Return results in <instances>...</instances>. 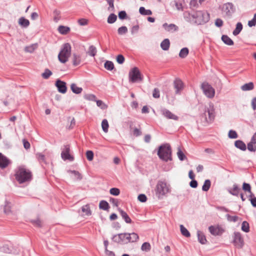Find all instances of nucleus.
Wrapping results in <instances>:
<instances>
[{"mask_svg":"<svg viewBox=\"0 0 256 256\" xmlns=\"http://www.w3.org/2000/svg\"><path fill=\"white\" fill-rule=\"evenodd\" d=\"M38 44H33L30 46H26L24 48V50L26 52L32 53L35 50H36L38 48Z\"/></svg>","mask_w":256,"mask_h":256,"instance_id":"25","label":"nucleus"},{"mask_svg":"<svg viewBox=\"0 0 256 256\" xmlns=\"http://www.w3.org/2000/svg\"><path fill=\"white\" fill-rule=\"evenodd\" d=\"M118 212L122 216V218L124 220L125 222L128 224L132 222V220L128 214L122 210L119 209Z\"/></svg>","mask_w":256,"mask_h":256,"instance_id":"22","label":"nucleus"},{"mask_svg":"<svg viewBox=\"0 0 256 256\" xmlns=\"http://www.w3.org/2000/svg\"><path fill=\"white\" fill-rule=\"evenodd\" d=\"M138 198L140 202H146L147 200V198L144 194H140L138 195Z\"/></svg>","mask_w":256,"mask_h":256,"instance_id":"60","label":"nucleus"},{"mask_svg":"<svg viewBox=\"0 0 256 256\" xmlns=\"http://www.w3.org/2000/svg\"><path fill=\"white\" fill-rule=\"evenodd\" d=\"M81 62L80 56L76 54H73L72 64L74 66H77L80 64Z\"/></svg>","mask_w":256,"mask_h":256,"instance_id":"33","label":"nucleus"},{"mask_svg":"<svg viewBox=\"0 0 256 256\" xmlns=\"http://www.w3.org/2000/svg\"><path fill=\"white\" fill-rule=\"evenodd\" d=\"M184 20L192 24H202L208 22L210 14L206 10L185 12L184 13Z\"/></svg>","mask_w":256,"mask_h":256,"instance_id":"1","label":"nucleus"},{"mask_svg":"<svg viewBox=\"0 0 256 256\" xmlns=\"http://www.w3.org/2000/svg\"><path fill=\"white\" fill-rule=\"evenodd\" d=\"M70 147L69 145L64 146V148L62 150L61 153L62 158L64 160H69L70 161H73L74 158L70 154Z\"/></svg>","mask_w":256,"mask_h":256,"instance_id":"10","label":"nucleus"},{"mask_svg":"<svg viewBox=\"0 0 256 256\" xmlns=\"http://www.w3.org/2000/svg\"><path fill=\"white\" fill-rule=\"evenodd\" d=\"M256 144V140L254 142L252 140V138H251V141L248 144V149L250 152H255L256 151V146L254 144Z\"/></svg>","mask_w":256,"mask_h":256,"instance_id":"31","label":"nucleus"},{"mask_svg":"<svg viewBox=\"0 0 256 256\" xmlns=\"http://www.w3.org/2000/svg\"><path fill=\"white\" fill-rule=\"evenodd\" d=\"M208 230L210 234L214 236H219L224 232V230L220 226H212L208 228Z\"/></svg>","mask_w":256,"mask_h":256,"instance_id":"17","label":"nucleus"},{"mask_svg":"<svg viewBox=\"0 0 256 256\" xmlns=\"http://www.w3.org/2000/svg\"><path fill=\"white\" fill-rule=\"evenodd\" d=\"M71 54V46L69 43L64 44L61 50L58 54V58L59 61L64 64L66 62Z\"/></svg>","mask_w":256,"mask_h":256,"instance_id":"5","label":"nucleus"},{"mask_svg":"<svg viewBox=\"0 0 256 256\" xmlns=\"http://www.w3.org/2000/svg\"><path fill=\"white\" fill-rule=\"evenodd\" d=\"M113 242L121 244H126L127 239L126 238V233H122L118 234H116L112 238Z\"/></svg>","mask_w":256,"mask_h":256,"instance_id":"11","label":"nucleus"},{"mask_svg":"<svg viewBox=\"0 0 256 256\" xmlns=\"http://www.w3.org/2000/svg\"><path fill=\"white\" fill-rule=\"evenodd\" d=\"M211 182L210 180H206L204 181V184L202 186V190L204 192H207L210 188Z\"/></svg>","mask_w":256,"mask_h":256,"instance_id":"41","label":"nucleus"},{"mask_svg":"<svg viewBox=\"0 0 256 256\" xmlns=\"http://www.w3.org/2000/svg\"><path fill=\"white\" fill-rule=\"evenodd\" d=\"M256 25V14H255L253 18L249 20L248 22V26L250 27H252L255 26Z\"/></svg>","mask_w":256,"mask_h":256,"instance_id":"57","label":"nucleus"},{"mask_svg":"<svg viewBox=\"0 0 256 256\" xmlns=\"http://www.w3.org/2000/svg\"><path fill=\"white\" fill-rule=\"evenodd\" d=\"M97 50L96 48L94 46H90L88 48V55L94 56L96 54Z\"/></svg>","mask_w":256,"mask_h":256,"instance_id":"42","label":"nucleus"},{"mask_svg":"<svg viewBox=\"0 0 256 256\" xmlns=\"http://www.w3.org/2000/svg\"><path fill=\"white\" fill-rule=\"evenodd\" d=\"M242 230L244 232H248L250 230V226L249 224L246 221H244L242 222Z\"/></svg>","mask_w":256,"mask_h":256,"instance_id":"47","label":"nucleus"},{"mask_svg":"<svg viewBox=\"0 0 256 256\" xmlns=\"http://www.w3.org/2000/svg\"><path fill=\"white\" fill-rule=\"evenodd\" d=\"M151 246L149 242H145L142 244L141 246V250L142 251L148 252L150 250Z\"/></svg>","mask_w":256,"mask_h":256,"instance_id":"45","label":"nucleus"},{"mask_svg":"<svg viewBox=\"0 0 256 256\" xmlns=\"http://www.w3.org/2000/svg\"><path fill=\"white\" fill-rule=\"evenodd\" d=\"M110 192L113 196H117L120 194V190L118 188H114L110 189Z\"/></svg>","mask_w":256,"mask_h":256,"instance_id":"51","label":"nucleus"},{"mask_svg":"<svg viewBox=\"0 0 256 256\" xmlns=\"http://www.w3.org/2000/svg\"><path fill=\"white\" fill-rule=\"evenodd\" d=\"M140 13L144 16H148L152 14V12L150 10H146L144 7L141 6L139 9Z\"/></svg>","mask_w":256,"mask_h":256,"instance_id":"37","label":"nucleus"},{"mask_svg":"<svg viewBox=\"0 0 256 256\" xmlns=\"http://www.w3.org/2000/svg\"><path fill=\"white\" fill-rule=\"evenodd\" d=\"M99 208L100 209L106 210L108 209L109 205L107 202L102 200L100 202Z\"/></svg>","mask_w":256,"mask_h":256,"instance_id":"38","label":"nucleus"},{"mask_svg":"<svg viewBox=\"0 0 256 256\" xmlns=\"http://www.w3.org/2000/svg\"><path fill=\"white\" fill-rule=\"evenodd\" d=\"M84 98L86 100L92 101L96 100V96L93 94H86L84 96Z\"/></svg>","mask_w":256,"mask_h":256,"instance_id":"50","label":"nucleus"},{"mask_svg":"<svg viewBox=\"0 0 256 256\" xmlns=\"http://www.w3.org/2000/svg\"><path fill=\"white\" fill-rule=\"evenodd\" d=\"M234 146L236 148L242 151H244L246 149V144L241 140H237L235 141Z\"/></svg>","mask_w":256,"mask_h":256,"instance_id":"21","label":"nucleus"},{"mask_svg":"<svg viewBox=\"0 0 256 256\" xmlns=\"http://www.w3.org/2000/svg\"><path fill=\"white\" fill-rule=\"evenodd\" d=\"M160 112L165 118L168 119H172L177 120L178 118L176 115L172 114L169 110L164 108L160 110Z\"/></svg>","mask_w":256,"mask_h":256,"instance_id":"14","label":"nucleus"},{"mask_svg":"<svg viewBox=\"0 0 256 256\" xmlns=\"http://www.w3.org/2000/svg\"><path fill=\"white\" fill-rule=\"evenodd\" d=\"M58 30L60 34H66L70 30V28L68 26H60L58 28Z\"/></svg>","mask_w":256,"mask_h":256,"instance_id":"35","label":"nucleus"},{"mask_svg":"<svg viewBox=\"0 0 256 256\" xmlns=\"http://www.w3.org/2000/svg\"><path fill=\"white\" fill-rule=\"evenodd\" d=\"M222 40L228 46H232L234 44L232 40L226 35H222Z\"/></svg>","mask_w":256,"mask_h":256,"instance_id":"29","label":"nucleus"},{"mask_svg":"<svg viewBox=\"0 0 256 256\" xmlns=\"http://www.w3.org/2000/svg\"><path fill=\"white\" fill-rule=\"evenodd\" d=\"M9 163L8 159L0 152V168H4L8 166Z\"/></svg>","mask_w":256,"mask_h":256,"instance_id":"19","label":"nucleus"},{"mask_svg":"<svg viewBox=\"0 0 256 256\" xmlns=\"http://www.w3.org/2000/svg\"><path fill=\"white\" fill-rule=\"evenodd\" d=\"M128 30L126 26H122L118 30V32L120 35H123L128 32Z\"/></svg>","mask_w":256,"mask_h":256,"instance_id":"46","label":"nucleus"},{"mask_svg":"<svg viewBox=\"0 0 256 256\" xmlns=\"http://www.w3.org/2000/svg\"><path fill=\"white\" fill-rule=\"evenodd\" d=\"M174 87L175 89V93L176 94H180L181 91L184 88V84L178 78L174 80L173 82Z\"/></svg>","mask_w":256,"mask_h":256,"instance_id":"12","label":"nucleus"},{"mask_svg":"<svg viewBox=\"0 0 256 256\" xmlns=\"http://www.w3.org/2000/svg\"><path fill=\"white\" fill-rule=\"evenodd\" d=\"M174 4H175V6L178 10H183V6H182V2H177V1H174Z\"/></svg>","mask_w":256,"mask_h":256,"instance_id":"63","label":"nucleus"},{"mask_svg":"<svg viewBox=\"0 0 256 256\" xmlns=\"http://www.w3.org/2000/svg\"><path fill=\"white\" fill-rule=\"evenodd\" d=\"M162 26L166 30L171 32H176L178 30V27L173 24H168L167 23H164L162 24Z\"/></svg>","mask_w":256,"mask_h":256,"instance_id":"18","label":"nucleus"},{"mask_svg":"<svg viewBox=\"0 0 256 256\" xmlns=\"http://www.w3.org/2000/svg\"><path fill=\"white\" fill-rule=\"evenodd\" d=\"M130 81L132 82H135L138 81H141L142 80V76L141 74L136 67L132 68L129 72Z\"/></svg>","mask_w":256,"mask_h":256,"instance_id":"6","label":"nucleus"},{"mask_svg":"<svg viewBox=\"0 0 256 256\" xmlns=\"http://www.w3.org/2000/svg\"><path fill=\"white\" fill-rule=\"evenodd\" d=\"M241 90L242 91H249L254 88V84L252 82H250L244 84L241 86Z\"/></svg>","mask_w":256,"mask_h":256,"instance_id":"23","label":"nucleus"},{"mask_svg":"<svg viewBox=\"0 0 256 256\" xmlns=\"http://www.w3.org/2000/svg\"><path fill=\"white\" fill-rule=\"evenodd\" d=\"M155 191L158 198L162 199L164 196L170 192V187L166 182L160 180L156 186Z\"/></svg>","mask_w":256,"mask_h":256,"instance_id":"4","label":"nucleus"},{"mask_svg":"<svg viewBox=\"0 0 256 256\" xmlns=\"http://www.w3.org/2000/svg\"><path fill=\"white\" fill-rule=\"evenodd\" d=\"M227 220L229 222H236L238 220V216H232L230 215L229 214H227L226 215Z\"/></svg>","mask_w":256,"mask_h":256,"instance_id":"52","label":"nucleus"},{"mask_svg":"<svg viewBox=\"0 0 256 256\" xmlns=\"http://www.w3.org/2000/svg\"><path fill=\"white\" fill-rule=\"evenodd\" d=\"M56 86L60 92L65 94L66 92L67 88L65 82L58 80L56 82Z\"/></svg>","mask_w":256,"mask_h":256,"instance_id":"15","label":"nucleus"},{"mask_svg":"<svg viewBox=\"0 0 256 256\" xmlns=\"http://www.w3.org/2000/svg\"><path fill=\"white\" fill-rule=\"evenodd\" d=\"M51 75H52V72L48 68L46 69L44 72L42 74V78L44 79L48 78Z\"/></svg>","mask_w":256,"mask_h":256,"instance_id":"48","label":"nucleus"},{"mask_svg":"<svg viewBox=\"0 0 256 256\" xmlns=\"http://www.w3.org/2000/svg\"><path fill=\"white\" fill-rule=\"evenodd\" d=\"M18 24L23 28H27L30 25V22L24 18L21 17L18 20Z\"/></svg>","mask_w":256,"mask_h":256,"instance_id":"27","label":"nucleus"},{"mask_svg":"<svg viewBox=\"0 0 256 256\" xmlns=\"http://www.w3.org/2000/svg\"><path fill=\"white\" fill-rule=\"evenodd\" d=\"M189 50L187 48H184L180 52L179 56L180 58H185L188 54Z\"/></svg>","mask_w":256,"mask_h":256,"instance_id":"34","label":"nucleus"},{"mask_svg":"<svg viewBox=\"0 0 256 256\" xmlns=\"http://www.w3.org/2000/svg\"><path fill=\"white\" fill-rule=\"evenodd\" d=\"M102 127L104 132H107L109 127L108 123L106 119L102 120Z\"/></svg>","mask_w":256,"mask_h":256,"instance_id":"44","label":"nucleus"},{"mask_svg":"<svg viewBox=\"0 0 256 256\" xmlns=\"http://www.w3.org/2000/svg\"><path fill=\"white\" fill-rule=\"evenodd\" d=\"M31 222L36 226H41V221L38 218L32 220Z\"/></svg>","mask_w":256,"mask_h":256,"instance_id":"62","label":"nucleus"},{"mask_svg":"<svg viewBox=\"0 0 256 256\" xmlns=\"http://www.w3.org/2000/svg\"><path fill=\"white\" fill-rule=\"evenodd\" d=\"M86 156L89 161H92L94 158V152L92 150H88L86 152Z\"/></svg>","mask_w":256,"mask_h":256,"instance_id":"56","label":"nucleus"},{"mask_svg":"<svg viewBox=\"0 0 256 256\" xmlns=\"http://www.w3.org/2000/svg\"><path fill=\"white\" fill-rule=\"evenodd\" d=\"M232 243L238 248H242L244 245V240L240 232H235L232 235Z\"/></svg>","mask_w":256,"mask_h":256,"instance_id":"9","label":"nucleus"},{"mask_svg":"<svg viewBox=\"0 0 256 256\" xmlns=\"http://www.w3.org/2000/svg\"><path fill=\"white\" fill-rule=\"evenodd\" d=\"M158 156L161 160L165 162L172 160V150L168 144H163L159 146Z\"/></svg>","mask_w":256,"mask_h":256,"instance_id":"3","label":"nucleus"},{"mask_svg":"<svg viewBox=\"0 0 256 256\" xmlns=\"http://www.w3.org/2000/svg\"><path fill=\"white\" fill-rule=\"evenodd\" d=\"M104 66V68L108 70H112L114 68V63L112 62L109 60H107L105 62Z\"/></svg>","mask_w":256,"mask_h":256,"instance_id":"39","label":"nucleus"},{"mask_svg":"<svg viewBox=\"0 0 256 256\" xmlns=\"http://www.w3.org/2000/svg\"><path fill=\"white\" fill-rule=\"evenodd\" d=\"M201 88L205 96L210 98L214 97L215 94L214 89L208 82H204L201 84Z\"/></svg>","mask_w":256,"mask_h":256,"instance_id":"7","label":"nucleus"},{"mask_svg":"<svg viewBox=\"0 0 256 256\" xmlns=\"http://www.w3.org/2000/svg\"><path fill=\"white\" fill-rule=\"evenodd\" d=\"M117 20L116 16L114 14H111L108 18L107 22L108 24H112L114 23Z\"/></svg>","mask_w":256,"mask_h":256,"instance_id":"43","label":"nucleus"},{"mask_svg":"<svg viewBox=\"0 0 256 256\" xmlns=\"http://www.w3.org/2000/svg\"><path fill=\"white\" fill-rule=\"evenodd\" d=\"M126 236L127 239L126 244L136 242L139 238L138 234L135 232L126 233Z\"/></svg>","mask_w":256,"mask_h":256,"instance_id":"16","label":"nucleus"},{"mask_svg":"<svg viewBox=\"0 0 256 256\" xmlns=\"http://www.w3.org/2000/svg\"><path fill=\"white\" fill-rule=\"evenodd\" d=\"M240 190V188L236 184L233 185L232 188L228 189V192L234 196H238Z\"/></svg>","mask_w":256,"mask_h":256,"instance_id":"20","label":"nucleus"},{"mask_svg":"<svg viewBox=\"0 0 256 256\" xmlns=\"http://www.w3.org/2000/svg\"><path fill=\"white\" fill-rule=\"evenodd\" d=\"M177 154H178V158L180 160H184L186 158V156L180 150V148H178V149Z\"/></svg>","mask_w":256,"mask_h":256,"instance_id":"54","label":"nucleus"},{"mask_svg":"<svg viewBox=\"0 0 256 256\" xmlns=\"http://www.w3.org/2000/svg\"><path fill=\"white\" fill-rule=\"evenodd\" d=\"M170 46V40L168 38H166L163 40L160 44L161 48L164 50H167L169 49Z\"/></svg>","mask_w":256,"mask_h":256,"instance_id":"28","label":"nucleus"},{"mask_svg":"<svg viewBox=\"0 0 256 256\" xmlns=\"http://www.w3.org/2000/svg\"><path fill=\"white\" fill-rule=\"evenodd\" d=\"M96 105L98 106L102 110H104L106 108V106L104 102L101 100H96Z\"/></svg>","mask_w":256,"mask_h":256,"instance_id":"55","label":"nucleus"},{"mask_svg":"<svg viewBox=\"0 0 256 256\" xmlns=\"http://www.w3.org/2000/svg\"><path fill=\"white\" fill-rule=\"evenodd\" d=\"M152 96L154 98H160V90H158V88H155L153 92H152Z\"/></svg>","mask_w":256,"mask_h":256,"instance_id":"61","label":"nucleus"},{"mask_svg":"<svg viewBox=\"0 0 256 256\" xmlns=\"http://www.w3.org/2000/svg\"><path fill=\"white\" fill-rule=\"evenodd\" d=\"M16 178L20 184L29 182L32 178L30 172L23 166H20L16 171Z\"/></svg>","mask_w":256,"mask_h":256,"instance_id":"2","label":"nucleus"},{"mask_svg":"<svg viewBox=\"0 0 256 256\" xmlns=\"http://www.w3.org/2000/svg\"><path fill=\"white\" fill-rule=\"evenodd\" d=\"M118 16L120 19L124 20L126 18L127 14L125 11L122 10L118 12Z\"/></svg>","mask_w":256,"mask_h":256,"instance_id":"59","label":"nucleus"},{"mask_svg":"<svg viewBox=\"0 0 256 256\" xmlns=\"http://www.w3.org/2000/svg\"><path fill=\"white\" fill-rule=\"evenodd\" d=\"M242 189L246 192L251 193V186L249 184L244 182L242 184Z\"/></svg>","mask_w":256,"mask_h":256,"instance_id":"53","label":"nucleus"},{"mask_svg":"<svg viewBox=\"0 0 256 256\" xmlns=\"http://www.w3.org/2000/svg\"><path fill=\"white\" fill-rule=\"evenodd\" d=\"M70 89L74 93L76 94H80L82 91V88L78 87L75 84H71Z\"/></svg>","mask_w":256,"mask_h":256,"instance_id":"30","label":"nucleus"},{"mask_svg":"<svg viewBox=\"0 0 256 256\" xmlns=\"http://www.w3.org/2000/svg\"><path fill=\"white\" fill-rule=\"evenodd\" d=\"M116 62L119 64H122L124 62V57L122 54H118L116 56Z\"/></svg>","mask_w":256,"mask_h":256,"instance_id":"58","label":"nucleus"},{"mask_svg":"<svg viewBox=\"0 0 256 256\" xmlns=\"http://www.w3.org/2000/svg\"><path fill=\"white\" fill-rule=\"evenodd\" d=\"M251 106L253 110H256V97H254L252 98Z\"/></svg>","mask_w":256,"mask_h":256,"instance_id":"64","label":"nucleus"},{"mask_svg":"<svg viewBox=\"0 0 256 256\" xmlns=\"http://www.w3.org/2000/svg\"><path fill=\"white\" fill-rule=\"evenodd\" d=\"M197 236L198 238V240L200 244H204L206 243V236L201 231H197Z\"/></svg>","mask_w":256,"mask_h":256,"instance_id":"24","label":"nucleus"},{"mask_svg":"<svg viewBox=\"0 0 256 256\" xmlns=\"http://www.w3.org/2000/svg\"><path fill=\"white\" fill-rule=\"evenodd\" d=\"M68 172L72 175V178L74 180H80L82 178L81 174L76 170H68Z\"/></svg>","mask_w":256,"mask_h":256,"instance_id":"26","label":"nucleus"},{"mask_svg":"<svg viewBox=\"0 0 256 256\" xmlns=\"http://www.w3.org/2000/svg\"><path fill=\"white\" fill-rule=\"evenodd\" d=\"M222 10L224 16L230 18L235 11L234 4L231 2L224 4L222 7Z\"/></svg>","mask_w":256,"mask_h":256,"instance_id":"8","label":"nucleus"},{"mask_svg":"<svg viewBox=\"0 0 256 256\" xmlns=\"http://www.w3.org/2000/svg\"><path fill=\"white\" fill-rule=\"evenodd\" d=\"M228 136L230 138H236L238 137V134L235 130H230L228 132Z\"/></svg>","mask_w":256,"mask_h":256,"instance_id":"49","label":"nucleus"},{"mask_svg":"<svg viewBox=\"0 0 256 256\" xmlns=\"http://www.w3.org/2000/svg\"><path fill=\"white\" fill-rule=\"evenodd\" d=\"M206 114L208 116V120L212 121L214 118V104L210 102L208 106L205 109L204 114L206 116Z\"/></svg>","mask_w":256,"mask_h":256,"instance_id":"13","label":"nucleus"},{"mask_svg":"<svg viewBox=\"0 0 256 256\" xmlns=\"http://www.w3.org/2000/svg\"><path fill=\"white\" fill-rule=\"evenodd\" d=\"M242 29V24L241 22H238L236 24V28L232 32V34L234 36L238 35Z\"/></svg>","mask_w":256,"mask_h":256,"instance_id":"32","label":"nucleus"},{"mask_svg":"<svg viewBox=\"0 0 256 256\" xmlns=\"http://www.w3.org/2000/svg\"><path fill=\"white\" fill-rule=\"evenodd\" d=\"M82 211L85 214L86 216H90L92 214L91 210H90V208L88 204H86L82 208Z\"/></svg>","mask_w":256,"mask_h":256,"instance_id":"40","label":"nucleus"},{"mask_svg":"<svg viewBox=\"0 0 256 256\" xmlns=\"http://www.w3.org/2000/svg\"><path fill=\"white\" fill-rule=\"evenodd\" d=\"M180 230L182 234L186 237L188 238L190 236V234L188 230L182 224L180 225Z\"/></svg>","mask_w":256,"mask_h":256,"instance_id":"36","label":"nucleus"}]
</instances>
